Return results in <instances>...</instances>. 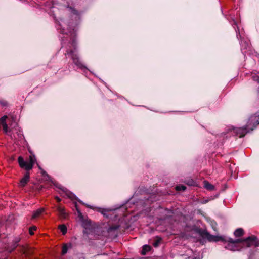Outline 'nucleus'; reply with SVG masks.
<instances>
[{
    "mask_svg": "<svg viewBox=\"0 0 259 259\" xmlns=\"http://www.w3.org/2000/svg\"><path fill=\"white\" fill-rule=\"evenodd\" d=\"M30 179V173L29 172L26 171L24 177L22 178L20 181V186L22 187H25L27 183L29 182Z\"/></svg>",
    "mask_w": 259,
    "mask_h": 259,
    "instance_id": "6e6552de",
    "label": "nucleus"
},
{
    "mask_svg": "<svg viewBox=\"0 0 259 259\" xmlns=\"http://www.w3.org/2000/svg\"><path fill=\"white\" fill-rule=\"evenodd\" d=\"M223 242L226 249L235 251H240L242 249L256 246L257 245V237L251 235L244 239H233L224 236Z\"/></svg>",
    "mask_w": 259,
    "mask_h": 259,
    "instance_id": "f257e3e1",
    "label": "nucleus"
},
{
    "mask_svg": "<svg viewBox=\"0 0 259 259\" xmlns=\"http://www.w3.org/2000/svg\"><path fill=\"white\" fill-rule=\"evenodd\" d=\"M37 228L36 226H33L30 228L29 229V233L30 235L34 234V231L36 230Z\"/></svg>",
    "mask_w": 259,
    "mask_h": 259,
    "instance_id": "aec40b11",
    "label": "nucleus"
},
{
    "mask_svg": "<svg viewBox=\"0 0 259 259\" xmlns=\"http://www.w3.org/2000/svg\"><path fill=\"white\" fill-rule=\"evenodd\" d=\"M151 247L150 246L148 245H144L142 247V250L141 251L142 255H145L147 252L150 251Z\"/></svg>",
    "mask_w": 259,
    "mask_h": 259,
    "instance_id": "ddd939ff",
    "label": "nucleus"
},
{
    "mask_svg": "<svg viewBox=\"0 0 259 259\" xmlns=\"http://www.w3.org/2000/svg\"><path fill=\"white\" fill-rule=\"evenodd\" d=\"M55 199L57 200V202H59L61 201V199L58 197V196H55Z\"/></svg>",
    "mask_w": 259,
    "mask_h": 259,
    "instance_id": "a878e982",
    "label": "nucleus"
},
{
    "mask_svg": "<svg viewBox=\"0 0 259 259\" xmlns=\"http://www.w3.org/2000/svg\"><path fill=\"white\" fill-rule=\"evenodd\" d=\"M204 185L205 188H206L207 190L212 191L214 189V185H212L207 181H205L204 182Z\"/></svg>",
    "mask_w": 259,
    "mask_h": 259,
    "instance_id": "f8f14e48",
    "label": "nucleus"
},
{
    "mask_svg": "<svg viewBox=\"0 0 259 259\" xmlns=\"http://www.w3.org/2000/svg\"><path fill=\"white\" fill-rule=\"evenodd\" d=\"M3 127V130L5 133H7L8 131V126L7 124V123H5L3 124H2Z\"/></svg>",
    "mask_w": 259,
    "mask_h": 259,
    "instance_id": "5701e85b",
    "label": "nucleus"
},
{
    "mask_svg": "<svg viewBox=\"0 0 259 259\" xmlns=\"http://www.w3.org/2000/svg\"><path fill=\"white\" fill-rule=\"evenodd\" d=\"M18 246L17 242H15L14 244L12 245V248L9 250H8L9 252H11L13 251Z\"/></svg>",
    "mask_w": 259,
    "mask_h": 259,
    "instance_id": "b1692460",
    "label": "nucleus"
},
{
    "mask_svg": "<svg viewBox=\"0 0 259 259\" xmlns=\"http://www.w3.org/2000/svg\"><path fill=\"white\" fill-rule=\"evenodd\" d=\"M36 161V159L34 155L29 156L28 161L24 160L22 156H19L18 158V161L20 167L25 169L28 172L33 168Z\"/></svg>",
    "mask_w": 259,
    "mask_h": 259,
    "instance_id": "20e7f679",
    "label": "nucleus"
},
{
    "mask_svg": "<svg viewBox=\"0 0 259 259\" xmlns=\"http://www.w3.org/2000/svg\"><path fill=\"white\" fill-rule=\"evenodd\" d=\"M8 118V116L7 115L3 116L1 119H0V123L1 124H3L5 123H6V119Z\"/></svg>",
    "mask_w": 259,
    "mask_h": 259,
    "instance_id": "6ab92c4d",
    "label": "nucleus"
},
{
    "mask_svg": "<svg viewBox=\"0 0 259 259\" xmlns=\"http://www.w3.org/2000/svg\"><path fill=\"white\" fill-rule=\"evenodd\" d=\"M77 259H85V257L83 254H79L77 255Z\"/></svg>",
    "mask_w": 259,
    "mask_h": 259,
    "instance_id": "393cba45",
    "label": "nucleus"
},
{
    "mask_svg": "<svg viewBox=\"0 0 259 259\" xmlns=\"http://www.w3.org/2000/svg\"><path fill=\"white\" fill-rule=\"evenodd\" d=\"M244 232L243 229L238 228L234 232V235L236 237H239L243 236Z\"/></svg>",
    "mask_w": 259,
    "mask_h": 259,
    "instance_id": "9b49d317",
    "label": "nucleus"
},
{
    "mask_svg": "<svg viewBox=\"0 0 259 259\" xmlns=\"http://www.w3.org/2000/svg\"><path fill=\"white\" fill-rule=\"evenodd\" d=\"M176 188L178 191H185L186 189V187L184 185H179L177 186Z\"/></svg>",
    "mask_w": 259,
    "mask_h": 259,
    "instance_id": "a211bd4d",
    "label": "nucleus"
},
{
    "mask_svg": "<svg viewBox=\"0 0 259 259\" xmlns=\"http://www.w3.org/2000/svg\"><path fill=\"white\" fill-rule=\"evenodd\" d=\"M119 227V226L118 225L112 226L108 228L107 232L109 233L112 232H114L115 231H116L117 229H118Z\"/></svg>",
    "mask_w": 259,
    "mask_h": 259,
    "instance_id": "2eb2a0df",
    "label": "nucleus"
},
{
    "mask_svg": "<svg viewBox=\"0 0 259 259\" xmlns=\"http://www.w3.org/2000/svg\"><path fill=\"white\" fill-rule=\"evenodd\" d=\"M257 72H252L250 77L252 81L254 82L257 85L259 83V75Z\"/></svg>",
    "mask_w": 259,
    "mask_h": 259,
    "instance_id": "9d476101",
    "label": "nucleus"
},
{
    "mask_svg": "<svg viewBox=\"0 0 259 259\" xmlns=\"http://www.w3.org/2000/svg\"><path fill=\"white\" fill-rule=\"evenodd\" d=\"M75 207H76V210H77V211L78 213H79V214H81L80 211L79 210V209H78L77 208V205H76V203L75 204Z\"/></svg>",
    "mask_w": 259,
    "mask_h": 259,
    "instance_id": "bb28decb",
    "label": "nucleus"
},
{
    "mask_svg": "<svg viewBox=\"0 0 259 259\" xmlns=\"http://www.w3.org/2000/svg\"><path fill=\"white\" fill-rule=\"evenodd\" d=\"M161 238L159 239L156 240L153 243V245L154 247H157L159 246Z\"/></svg>",
    "mask_w": 259,
    "mask_h": 259,
    "instance_id": "412c9836",
    "label": "nucleus"
},
{
    "mask_svg": "<svg viewBox=\"0 0 259 259\" xmlns=\"http://www.w3.org/2000/svg\"><path fill=\"white\" fill-rule=\"evenodd\" d=\"M61 44L62 47H64L66 48L65 55H70L73 63L78 68L81 69H86L85 66L80 61L78 55L75 53L77 49V42L75 37H73L71 41L68 42L66 45L64 44L63 40H62Z\"/></svg>",
    "mask_w": 259,
    "mask_h": 259,
    "instance_id": "f03ea898",
    "label": "nucleus"
},
{
    "mask_svg": "<svg viewBox=\"0 0 259 259\" xmlns=\"http://www.w3.org/2000/svg\"><path fill=\"white\" fill-rule=\"evenodd\" d=\"M44 211V209L43 208H39L36 211H34L33 215H32V218L35 219L37 217H38Z\"/></svg>",
    "mask_w": 259,
    "mask_h": 259,
    "instance_id": "4468645a",
    "label": "nucleus"
},
{
    "mask_svg": "<svg viewBox=\"0 0 259 259\" xmlns=\"http://www.w3.org/2000/svg\"><path fill=\"white\" fill-rule=\"evenodd\" d=\"M87 206L88 207H89V208H91V207L90 206H89V205H87Z\"/></svg>",
    "mask_w": 259,
    "mask_h": 259,
    "instance_id": "cd10ccee",
    "label": "nucleus"
},
{
    "mask_svg": "<svg viewBox=\"0 0 259 259\" xmlns=\"http://www.w3.org/2000/svg\"><path fill=\"white\" fill-rule=\"evenodd\" d=\"M186 184L189 186H194L195 185L196 182L192 179H188L186 181Z\"/></svg>",
    "mask_w": 259,
    "mask_h": 259,
    "instance_id": "f3484780",
    "label": "nucleus"
},
{
    "mask_svg": "<svg viewBox=\"0 0 259 259\" xmlns=\"http://www.w3.org/2000/svg\"><path fill=\"white\" fill-rule=\"evenodd\" d=\"M59 229L62 233L63 235H65L67 232V228L65 225H60L59 226Z\"/></svg>",
    "mask_w": 259,
    "mask_h": 259,
    "instance_id": "dca6fc26",
    "label": "nucleus"
},
{
    "mask_svg": "<svg viewBox=\"0 0 259 259\" xmlns=\"http://www.w3.org/2000/svg\"><path fill=\"white\" fill-rule=\"evenodd\" d=\"M232 25L234 27V29L235 30L237 38L240 39L241 50L242 53L243 54H245L248 51V49H249L250 44L247 41L243 40L242 39L241 36L239 32V28L237 25L236 22L234 20H233V23Z\"/></svg>",
    "mask_w": 259,
    "mask_h": 259,
    "instance_id": "39448f33",
    "label": "nucleus"
},
{
    "mask_svg": "<svg viewBox=\"0 0 259 259\" xmlns=\"http://www.w3.org/2000/svg\"><path fill=\"white\" fill-rule=\"evenodd\" d=\"M57 211L59 213V216L65 219L67 216V213L66 212L64 208L63 207H61L60 206H58L56 207Z\"/></svg>",
    "mask_w": 259,
    "mask_h": 259,
    "instance_id": "1a4fd4ad",
    "label": "nucleus"
},
{
    "mask_svg": "<svg viewBox=\"0 0 259 259\" xmlns=\"http://www.w3.org/2000/svg\"><path fill=\"white\" fill-rule=\"evenodd\" d=\"M61 190L63 191V192L65 193V195L68 198L71 199L75 198V199H76L78 201V202H79L80 203L83 205L85 204L81 200L77 198L76 196H75L73 193L68 191L66 188H63L61 189Z\"/></svg>",
    "mask_w": 259,
    "mask_h": 259,
    "instance_id": "0eeeda50",
    "label": "nucleus"
},
{
    "mask_svg": "<svg viewBox=\"0 0 259 259\" xmlns=\"http://www.w3.org/2000/svg\"><path fill=\"white\" fill-rule=\"evenodd\" d=\"M199 233L202 238L207 239L209 242H222L224 240V236L211 235L205 230H201Z\"/></svg>",
    "mask_w": 259,
    "mask_h": 259,
    "instance_id": "423d86ee",
    "label": "nucleus"
},
{
    "mask_svg": "<svg viewBox=\"0 0 259 259\" xmlns=\"http://www.w3.org/2000/svg\"><path fill=\"white\" fill-rule=\"evenodd\" d=\"M67 250H68V248H67V246L65 245L63 246L62 247V254H65L67 253Z\"/></svg>",
    "mask_w": 259,
    "mask_h": 259,
    "instance_id": "4be33fe9",
    "label": "nucleus"
},
{
    "mask_svg": "<svg viewBox=\"0 0 259 259\" xmlns=\"http://www.w3.org/2000/svg\"><path fill=\"white\" fill-rule=\"evenodd\" d=\"M259 124V116L256 114L251 115L245 126L234 129V133L239 137L244 136L246 133L256 128Z\"/></svg>",
    "mask_w": 259,
    "mask_h": 259,
    "instance_id": "7ed1b4c3",
    "label": "nucleus"
}]
</instances>
